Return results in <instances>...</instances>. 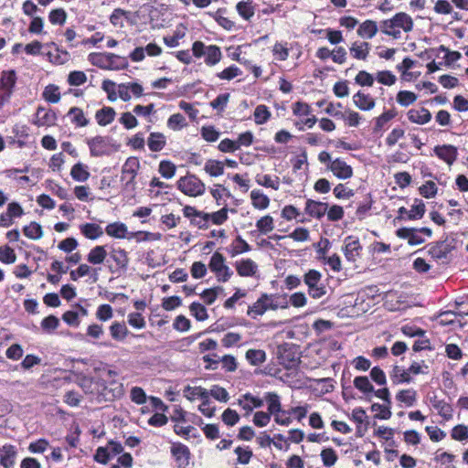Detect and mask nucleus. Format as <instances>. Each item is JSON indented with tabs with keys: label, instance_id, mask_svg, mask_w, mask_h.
I'll return each instance as SVG.
<instances>
[{
	"label": "nucleus",
	"instance_id": "obj_21",
	"mask_svg": "<svg viewBox=\"0 0 468 468\" xmlns=\"http://www.w3.org/2000/svg\"><path fill=\"white\" fill-rule=\"evenodd\" d=\"M112 59H121V57L113 53H90L89 55L90 63L101 69H113Z\"/></svg>",
	"mask_w": 468,
	"mask_h": 468
},
{
	"label": "nucleus",
	"instance_id": "obj_50",
	"mask_svg": "<svg viewBox=\"0 0 468 468\" xmlns=\"http://www.w3.org/2000/svg\"><path fill=\"white\" fill-rule=\"evenodd\" d=\"M42 97L49 103H58L61 98L59 88L55 84H48L45 87Z\"/></svg>",
	"mask_w": 468,
	"mask_h": 468
},
{
	"label": "nucleus",
	"instance_id": "obj_36",
	"mask_svg": "<svg viewBox=\"0 0 468 468\" xmlns=\"http://www.w3.org/2000/svg\"><path fill=\"white\" fill-rule=\"evenodd\" d=\"M397 115L398 112L395 108L383 112L379 116L376 117L374 120V132L378 133L382 131L386 124L392 119L397 117Z\"/></svg>",
	"mask_w": 468,
	"mask_h": 468
},
{
	"label": "nucleus",
	"instance_id": "obj_41",
	"mask_svg": "<svg viewBox=\"0 0 468 468\" xmlns=\"http://www.w3.org/2000/svg\"><path fill=\"white\" fill-rule=\"evenodd\" d=\"M264 400L268 404V413L271 415H276L282 411V403L280 399V396L275 392H267L264 395Z\"/></svg>",
	"mask_w": 468,
	"mask_h": 468
},
{
	"label": "nucleus",
	"instance_id": "obj_54",
	"mask_svg": "<svg viewBox=\"0 0 468 468\" xmlns=\"http://www.w3.org/2000/svg\"><path fill=\"white\" fill-rule=\"evenodd\" d=\"M246 359L252 366H260L266 360V353L262 349H249Z\"/></svg>",
	"mask_w": 468,
	"mask_h": 468
},
{
	"label": "nucleus",
	"instance_id": "obj_56",
	"mask_svg": "<svg viewBox=\"0 0 468 468\" xmlns=\"http://www.w3.org/2000/svg\"><path fill=\"white\" fill-rule=\"evenodd\" d=\"M68 15L64 8H55L48 13V21L54 26H62L66 23Z\"/></svg>",
	"mask_w": 468,
	"mask_h": 468
},
{
	"label": "nucleus",
	"instance_id": "obj_13",
	"mask_svg": "<svg viewBox=\"0 0 468 468\" xmlns=\"http://www.w3.org/2000/svg\"><path fill=\"white\" fill-rule=\"evenodd\" d=\"M66 117L69 119V123L74 127V129L87 127L91 122L88 110L85 111L78 106L70 107L66 113Z\"/></svg>",
	"mask_w": 468,
	"mask_h": 468
},
{
	"label": "nucleus",
	"instance_id": "obj_11",
	"mask_svg": "<svg viewBox=\"0 0 468 468\" xmlns=\"http://www.w3.org/2000/svg\"><path fill=\"white\" fill-rule=\"evenodd\" d=\"M101 387L102 388L101 395L106 401L121 399L124 395L123 384L119 380L103 379Z\"/></svg>",
	"mask_w": 468,
	"mask_h": 468
},
{
	"label": "nucleus",
	"instance_id": "obj_47",
	"mask_svg": "<svg viewBox=\"0 0 468 468\" xmlns=\"http://www.w3.org/2000/svg\"><path fill=\"white\" fill-rule=\"evenodd\" d=\"M90 176L88 167L81 163L75 164L70 169V176L77 182H85L89 179Z\"/></svg>",
	"mask_w": 468,
	"mask_h": 468
},
{
	"label": "nucleus",
	"instance_id": "obj_6",
	"mask_svg": "<svg viewBox=\"0 0 468 468\" xmlns=\"http://www.w3.org/2000/svg\"><path fill=\"white\" fill-rule=\"evenodd\" d=\"M176 187L186 196L192 197L202 196L206 190L205 183L196 175L189 173L176 181Z\"/></svg>",
	"mask_w": 468,
	"mask_h": 468
},
{
	"label": "nucleus",
	"instance_id": "obj_26",
	"mask_svg": "<svg viewBox=\"0 0 468 468\" xmlns=\"http://www.w3.org/2000/svg\"><path fill=\"white\" fill-rule=\"evenodd\" d=\"M428 253L434 260H442L447 258L452 251V247L446 241H437L430 243L428 246Z\"/></svg>",
	"mask_w": 468,
	"mask_h": 468
},
{
	"label": "nucleus",
	"instance_id": "obj_14",
	"mask_svg": "<svg viewBox=\"0 0 468 468\" xmlns=\"http://www.w3.org/2000/svg\"><path fill=\"white\" fill-rule=\"evenodd\" d=\"M184 217L189 218L190 225L199 229H207L209 227L207 213L197 210L195 207L186 205L182 209Z\"/></svg>",
	"mask_w": 468,
	"mask_h": 468
},
{
	"label": "nucleus",
	"instance_id": "obj_20",
	"mask_svg": "<svg viewBox=\"0 0 468 468\" xmlns=\"http://www.w3.org/2000/svg\"><path fill=\"white\" fill-rule=\"evenodd\" d=\"M46 46L50 48L48 51L47 56L51 63L62 65L69 59V53L59 48L55 42L48 43Z\"/></svg>",
	"mask_w": 468,
	"mask_h": 468
},
{
	"label": "nucleus",
	"instance_id": "obj_45",
	"mask_svg": "<svg viewBox=\"0 0 468 468\" xmlns=\"http://www.w3.org/2000/svg\"><path fill=\"white\" fill-rule=\"evenodd\" d=\"M374 204V200L372 198V196L370 193H368L363 201H361L356 207V216L359 220L365 219L368 214L369 211L372 208V206Z\"/></svg>",
	"mask_w": 468,
	"mask_h": 468
},
{
	"label": "nucleus",
	"instance_id": "obj_34",
	"mask_svg": "<svg viewBox=\"0 0 468 468\" xmlns=\"http://www.w3.org/2000/svg\"><path fill=\"white\" fill-rule=\"evenodd\" d=\"M148 148L152 152H160L166 145V137L159 132H153L147 139Z\"/></svg>",
	"mask_w": 468,
	"mask_h": 468
},
{
	"label": "nucleus",
	"instance_id": "obj_58",
	"mask_svg": "<svg viewBox=\"0 0 468 468\" xmlns=\"http://www.w3.org/2000/svg\"><path fill=\"white\" fill-rule=\"evenodd\" d=\"M415 203L416 204H414L411 207V209L409 210V212H408V218H406L408 220L420 219L423 218V216L425 214L426 207H425V204L423 203V201L416 199Z\"/></svg>",
	"mask_w": 468,
	"mask_h": 468
},
{
	"label": "nucleus",
	"instance_id": "obj_25",
	"mask_svg": "<svg viewBox=\"0 0 468 468\" xmlns=\"http://www.w3.org/2000/svg\"><path fill=\"white\" fill-rule=\"evenodd\" d=\"M434 153L441 160L449 165H452L457 158V148L452 144L437 145L434 147Z\"/></svg>",
	"mask_w": 468,
	"mask_h": 468
},
{
	"label": "nucleus",
	"instance_id": "obj_29",
	"mask_svg": "<svg viewBox=\"0 0 468 468\" xmlns=\"http://www.w3.org/2000/svg\"><path fill=\"white\" fill-rule=\"evenodd\" d=\"M108 250L106 246L96 245L93 247L87 255V261L92 265H101L104 261L107 262Z\"/></svg>",
	"mask_w": 468,
	"mask_h": 468
},
{
	"label": "nucleus",
	"instance_id": "obj_42",
	"mask_svg": "<svg viewBox=\"0 0 468 468\" xmlns=\"http://www.w3.org/2000/svg\"><path fill=\"white\" fill-rule=\"evenodd\" d=\"M109 330L112 338L116 341H123L129 334V330L124 322H113L109 327Z\"/></svg>",
	"mask_w": 468,
	"mask_h": 468
},
{
	"label": "nucleus",
	"instance_id": "obj_40",
	"mask_svg": "<svg viewBox=\"0 0 468 468\" xmlns=\"http://www.w3.org/2000/svg\"><path fill=\"white\" fill-rule=\"evenodd\" d=\"M395 27L398 29H402L404 32H410L413 28V20L410 15L404 12L397 13L392 17Z\"/></svg>",
	"mask_w": 468,
	"mask_h": 468
},
{
	"label": "nucleus",
	"instance_id": "obj_38",
	"mask_svg": "<svg viewBox=\"0 0 468 468\" xmlns=\"http://www.w3.org/2000/svg\"><path fill=\"white\" fill-rule=\"evenodd\" d=\"M370 50V44L368 42H354L350 47V55L360 60H366Z\"/></svg>",
	"mask_w": 468,
	"mask_h": 468
},
{
	"label": "nucleus",
	"instance_id": "obj_55",
	"mask_svg": "<svg viewBox=\"0 0 468 468\" xmlns=\"http://www.w3.org/2000/svg\"><path fill=\"white\" fill-rule=\"evenodd\" d=\"M159 174L165 179L172 178L176 172V165L170 160H162L158 165Z\"/></svg>",
	"mask_w": 468,
	"mask_h": 468
},
{
	"label": "nucleus",
	"instance_id": "obj_46",
	"mask_svg": "<svg viewBox=\"0 0 468 468\" xmlns=\"http://www.w3.org/2000/svg\"><path fill=\"white\" fill-rule=\"evenodd\" d=\"M238 14L245 20H250L255 14L253 0L240 1L236 5Z\"/></svg>",
	"mask_w": 468,
	"mask_h": 468
},
{
	"label": "nucleus",
	"instance_id": "obj_27",
	"mask_svg": "<svg viewBox=\"0 0 468 468\" xmlns=\"http://www.w3.org/2000/svg\"><path fill=\"white\" fill-rule=\"evenodd\" d=\"M353 102L356 108L364 112L371 111L376 105L375 99L370 94L365 93L362 90H358L354 94Z\"/></svg>",
	"mask_w": 468,
	"mask_h": 468
},
{
	"label": "nucleus",
	"instance_id": "obj_37",
	"mask_svg": "<svg viewBox=\"0 0 468 468\" xmlns=\"http://www.w3.org/2000/svg\"><path fill=\"white\" fill-rule=\"evenodd\" d=\"M279 360L285 368L291 369L298 365L299 358L291 348H282L280 350Z\"/></svg>",
	"mask_w": 468,
	"mask_h": 468
},
{
	"label": "nucleus",
	"instance_id": "obj_7",
	"mask_svg": "<svg viewBox=\"0 0 468 468\" xmlns=\"http://www.w3.org/2000/svg\"><path fill=\"white\" fill-rule=\"evenodd\" d=\"M208 269L215 274L218 282H227L233 275V271L226 264V258L218 251H215L210 257Z\"/></svg>",
	"mask_w": 468,
	"mask_h": 468
},
{
	"label": "nucleus",
	"instance_id": "obj_15",
	"mask_svg": "<svg viewBox=\"0 0 468 468\" xmlns=\"http://www.w3.org/2000/svg\"><path fill=\"white\" fill-rule=\"evenodd\" d=\"M58 116L55 111L44 106H38L33 123L37 127H51L56 124Z\"/></svg>",
	"mask_w": 468,
	"mask_h": 468
},
{
	"label": "nucleus",
	"instance_id": "obj_52",
	"mask_svg": "<svg viewBox=\"0 0 468 468\" xmlns=\"http://www.w3.org/2000/svg\"><path fill=\"white\" fill-rule=\"evenodd\" d=\"M24 235L30 239H39L43 236L42 227L36 221L30 222L29 225L23 228Z\"/></svg>",
	"mask_w": 468,
	"mask_h": 468
},
{
	"label": "nucleus",
	"instance_id": "obj_62",
	"mask_svg": "<svg viewBox=\"0 0 468 468\" xmlns=\"http://www.w3.org/2000/svg\"><path fill=\"white\" fill-rule=\"evenodd\" d=\"M287 42H276L272 48V54L274 58L280 61H284L289 57L290 49L287 47Z\"/></svg>",
	"mask_w": 468,
	"mask_h": 468
},
{
	"label": "nucleus",
	"instance_id": "obj_53",
	"mask_svg": "<svg viewBox=\"0 0 468 468\" xmlns=\"http://www.w3.org/2000/svg\"><path fill=\"white\" fill-rule=\"evenodd\" d=\"M166 124L172 131H180L187 126V122L182 113H174L168 118Z\"/></svg>",
	"mask_w": 468,
	"mask_h": 468
},
{
	"label": "nucleus",
	"instance_id": "obj_9",
	"mask_svg": "<svg viewBox=\"0 0 468 468\" xmlns=\"http://www.w3.org/2000/svg\"><path fill=\"white\" fill-rule=\"evenodd\" d=\"M322 274L317 270H309L303 276V282L308 287V293L314 299H319L325 293V288L320 284Z\"/></svg>",
	"mask_w": 468,
	"mask_h": 468
},
{
	"label": "nucleus",
	"instance_id": "obj_5",
	"mask_svg": "<svg viewBox=\"0 0 468 468\" xmlns=\"http://www.w3.org/2000/svg\"><path fill=\"white\" fill-rule=\"evenodd\" d=\"M140 166V161L136 156H130L125 160L121 171V182L122 183L123 190L130 192L135 190V178Z\"/></svg>",
	"mask_w": 468,
	"mask_h": 468
},
{
	"label": "nucleus",
	"instance_id": "obj_22",
	"mask_svg": "<svg viewBox=\"0 0 468 468\" xmlns=\"http://www.w3.org/2000/svg\"><path fill=\"white\" fill-rule=\"evenodd\" d=\"M237 273L241 277H252L258 271L257 263L250 259H241L234 263Z\"/></svg>",
	"mask_w": 468,
	"mask_h": 468
},
{
	"label": "nucleus",
	"instance_id": "obj_48",
	"mask_svg": "<svg viewBox=\"0 0 468 468\" xmlns=\"http://www.w3.org/2000/svg\"><path fill=\"white\" fill-rule=\"evenodd\" d=\"M396 399L408 407H411L417 400V392L413 388L401 389L396 394Z\"/></svg>",
	"mask_w": 468,
	"mask_h": 468
},
{
	"label": "nucleus",
	"instance_id": "obj_39",
	"mask_svg": "<svg viewBox=\"0 0 468 468\" xmlns=\"http://www.w3.org/2000/svg\"><path fill=\"white\" fill-rule=\"evenodd\" d=\"M105 232L112 238L125 239L128 234V229L122 222H113L106 226Z\"/></svg>",
	"mask_w": 468,
	"mask_h": 468
},
{
	"label": "nucleus",
	"instance_id": "obj_63",
	"mask_svg": "<svg viewBox=\"0 0 468 468\" xmlns=\"http://www.w3.org/2000/svg\"><path fill=\"white\" fill-rule=\"evenodd\" d=\"M189 311L191 315H193L197 321H205L208 318L206 307L200 303H192L189 306Z\"/></svg>",
	"mask_w": 468,
	"mask_h": 468
},
{
	"label": "nucleus",
	"instance_id": "obj_57",
	"mask_svg": "<svg viewBox=\"0 0 468 468\" xmlns=\"http://www.w3.org/2000/svg\"><path fill=\"white\" fill-rule=\"evenodd\" d=\"M418 99V96L410 90H399L397 93L396 101L402 107H408L413 104Z\"/></svg>",
	"mask_w": 468,
	"mask_h": 468
},
{
	"label": "nucleus",
	"instance_id": "obj_51",
	"mask_svg": "<svg viewBox=\"0 0 468 468\" xmlns=\"http://www.w3.org/2000/svg\"><path fill=\"white\" fill-rule=\"evenodd\" d=\"M271 117V112L264 104L258 105L253 112L254 122L257 125L266 123Z\"/></svg>",
	"mask_w": 468,
	"mask_h": 468
},
{
	"label": "nucleus",
	"instance_id": "obj_17",
	"mask_svg": "<svg viewBox=\"0 0 468 468\" xmlns=\"http://www.w3.org/2000/svg\"><path fill=\"white\" fill-rule=\"evenodd\" d=\"M327 168L338 179L346 180L353 176V168L341 158H335L327 165Z\"/></svg>",
	"mask_w": 468,
	"mask_h": 468
},
{
	"label": "nucleus",
	"instance_id": "obj_64",
	"mask_svg": "<svg viewBox=\"0 0 468 468\" xmlns=\"http://www.w3.org/2000/svg\"><path fill=\"white\" fill-rule=\"evenodd\" d=\"M256 227L258 230L262 234H267L272 231L274 229L272 217L270 215L261 217L260 219L257 220Z\"/></svg>",
	"mask_w": 468,
	"mask_h": 468
},
{
	"label": "nucleus",
	"instance_id": "obj_33",
	"mask_svg": "<svg viewBox=\"0 0 468 468\" xmlns=\"http://www.w3.org/2000/svg\"><path fill=\"white\" fill-rule=\"evenodd\" d=\"M80 233L89 239L95 240L103 235L102 228L96 223H84L80 225Z\"/></svg>",
	"mask_w": 468,
	"mask_h": 468
},
{
	"label": "nucleus",
	"instance_id": "obj_59",
	"mask_svg": "<svg viewBox=\"0 0 468 468\" xmlns=\"http://www.w3.org/2000/svg\"><path fill=\"white\" fill-rule=\"evenodd\" d=\"M314 247L317 253V259L323 261L326 259V254L331 248V242L327 238H321L316 243H314Z\"/></svg>",
	"mask_w": 468,
	"mask_h": 468
},
{
	"label": "nucleus",
	"instance_id": "obj_8",
	"mask_svg": "<svg viewBox=\"0 0 468 468\" xmlns=\"http://www.w3.org/2000/svg\"><path fill=\"white\" fill-rule=\"evenodd\" d=\"M396 235L399 239H407L409 245L416 246L422 244L425 241V239L422 235L429 238L431 237L432 230L427 227L420 229L400 228L396 230Z\"/></svg>",
	"mask_w": 468,
	"mask_h": 468
},
{
	"label": "nucleus",
	"instance_id": "obj_30",
	"mask_svg": "<svg viewBox=\"0 0 468 468\" xmlns=\"http://www.w3.org/2000/svg\"><path fill=\"white\" fill-rule=\"evenodd\" d=\"M116 116L115 110L111 106H103L95 112V120L100 126L111 124Z\"/></svg>",
	"mask_w": 468,
	"mask_h": 468
},
{
	"label": "nucleus",
	"instance_id": "obj_19",
	"mask_svg": "<svg viewBox=\"0 0 468 468\" xmlns=\"http://www.w3.org/2000/svg\"><path fill=\"white\" fill-rule=\"evenodd\" d=\"M429 400L431 407L444 420L448 421L452 419L453 409L445 399H439L438 396L434 395L430 397Z\"/></svg>",
	"mask_w": 468,
	"mask_h": 468
},
{
	"label": "nucleus",
	"instance_id": "obj_3",
	"mask_svg": "<svg viewBox=\"0 0 468 468\" xmlns=\"http://www.w3.org/2000/svg\"><path fill=\"white\" fill-rule=\"evenodd\" d=\"M128 252L121 248L111 246L107 256V268L112 274L124 273L129 266Z\"/></svg>",
	"mask_w": 468,
	"mask_h": 468
},
{
	"label": "nucleus",
	"instance_id": "obj_24",
	"mask_svg": "<svg viewBox=\"0 0 468 468\" xmlns=\"http://www.w3.org/2000/svg\"><path fill=\"white\" fill-rule=\"evenodd\" d=\"M327 208V203L314 199H307L305 202L304 211L311 218L320 219L325 215Z\"/></svg>",
	"mask_w": 468,
	"mask_h": 468
},
{
	"label": "nucleus",
	"instance_id": "obj_49",
	"mask_svg": "<svg viewBox=\"0 0 468 468\" xmlns=\"http://www.w3.org/2000/svg\"><path fill=\"white\" fill-rule=\"evenodd\" d=\"M204 170L210 176H219L224 174V163L222 161L209 159L206 162Z\"/></svg>",
	"mask_w": 468,
	"mask_h": 468
},
{
	"label": "nucleus",
	"instance_id": "obj_4",
	"mask_svg": "<svg viewBox=\"0 0 468 468\" xmlns=\"http://www.w3.org/2000/svg\"><path fill=\"white\" fill-rule=\"evenodd\" d=\"M17 74L15 69L3 70L0 75V111L9 104L16 90Z\"/></svg>",
	"mask_w": 468,
	"mask_h": 468
},
{
	"label": "nucleus",
	"instance_id": "obj_12",
	"mask_svg": "<svg viewBox=\"0 0 468 468\" xmlns=\"http://www.w3.org/2000/svg\"><path fill=\"white\" fill-rule=\"evenodd\" d=\"M90 154L92 157H101L107 155L110 153V143L107 136L96 135L90 138H86Z\"/></svg>",
	"mask_w": 468,
	"mask_h": 468
},
{
	"label": "nucleus",
	"instance_id": "obj_1",
	"mask_svg": "<svg viewBox=\"0 0 468 468\" xmlns=\"http://www.w3.org/2000/svg\"><path fill=\"white\" fill-rule=\"evenodd\" d=\"M191 50L192 55L190 54L189 49L172 52V54L176 58L178 61L185 65H189L192 63V56H194L196 58H201L202 57H205L204 62L208 67L217 65L222 58V52L218 46L214 44L206 46L200 40H197L192 44Z\"/></svg>",
	"mask_w": 468,
	"mask_h": 468
},
{
	"label": "nucleus",
	"instance_id": "obj_61",
	"mask_svg": "<svg viewBox=\"0 0 468 468\" xmlns=\"http://www.w3.org/2000/svg\"><path fill=\"white\" fill-rule=\"evenodd\" d=\"M380 28L385 35L391 36L394 38L400 37L401 32L397 28V27H395V23L392 18L383 20L381 22Z\"/></svg>",
	"mask_w": 468,
	"mask_h": 468
},
{
	"label": "nucleus",
	"instance_id": "obj_44",
	"mask_svg": "<svg viewBox=\"0 0 468 468\" xmlns=\"http://www.w3.org/2000/svg\"><path fill=\"white\" fill-rule=\"evenodd\" d=\"M252 206L260 210L265 209L270 205V198L261 190L254 189L250 192Z\"/></svg>",
	"mask_w": 468,
	"mask_h": 468
},
{
	"label": "nucleus",
	"instance_id": "obj_16",
	"mask_svg": "<svg viewBox=\"0 0 468 468\" xmlns=\"http://www.w3.org/2000/svg\"><path fill=\"white\" fill-rule=\"evenodd\" d=\"M344 242L343 252L346 261L355 262L360 257L362 251V246L358 238L350 235L345 239Z\"/></svg>",
	"mask_w": 468,
	"mask_h": 468
},
{
	"label": "nucleus",
	"instance_id": "obj_28",
	"mask_svg": "<svg viewBox=\"0 0 468 468\" xmlns=\"http://www.w3.org/2000/svg\"><path fill=\"white\" fill-rule=\"evenodd\" d=\"M407 118L412 123L423 125L431 120V113L424 107L420 109H410L407 112Z\"/></svg>",
	"mask_w": 468,
	"mask_h": 468
},
{
	"label": "nucleus",
	"instance_id": "obj_23",
	"mask_svg": "<svg viewBox=\"0 0 468 468\" xmlns=\"http://www.w3.org/2000/svg\"><path fill=\"white\" fill-rule=\"evenodd\" d=\"M17 450L15 445L5 443L0 452V465L4 468H12L16 463Z\"/></svg>",
	"mask_w": 468,
	"mask_h": 468
},
{
	"label": "nucleus",
	"instance_id": "obj_60",
	"mask_svg": "<svg viewBox=\"0 0 468 468\" xmlns=\"http://www.w3.org/2000/svg\"><path fill=\"white\" fill-rule=\"evenodd\" d=\"M354 387L364 394L374 391V387L366 376L356 377L354 379Z\"/></svg>",
	"mask_w": 468,
	"mask_h": 468
},
{
	"label": "nucleus",
	"instance_id": "obj_10",
	"mask_svg": "<svg viewBox=\"0 0 468 468\" xmlns=\"http://www.w3.org/2000/svg\"><path fill=\"white\" fill-rule=\"evenodd\" d=\"M170 452L175 460L177 468H192L191 452L189 448L182 442H173Z\"/></svg>",
	"mask_w": 468,
	"mask_h": 468
},
{
	"label": "nucleus",
	"instance_id": "obj_32",
	"mask_svg": "<svg viewBox=\"0 0 468 468\" xmlns=\"http://www.w3.org/2000/svg\"><path fill=\"white\" fill-rule=\"evenodd\" d=\"M378 27L376 21L367 19L357 28V35L362 38L371 39L378 33Z\"/></svg>",
	"mask_w": 468,
	"mask_h": 468
},
{
	"label": "nucleus",
	"instance_id": "obj_18",
	"mask_svg": "<svg viewBox=\"0 0 468 468\" xmlns=\"http://www.w3.org/2000/svg\"><path fill=\"white\" fill-rule=\"evenodd\" d=\"M263 402L262 399L247 392L239 396L237 403L245 411L244 415L249 416L254 409L262 407Z\"/></svg>",
	"mask_w": 468,
	"mask_h": 468
},
{
	"label": "nucleus",
	"instance_id": "obj_43",
	"mask_svg": "<svg viewBox=\"0 0 468 468\" xmlns=\"http://www.w3.org/2000/svg\"><path fill=\"white\" fill-rule=\"evenodd\" d=\"M335 117L340 118L350 127H356L359 125L362 119L361 115L353 110H346V112H338L335 113Z\"/></svg>",
	"mask_w": 468,
	"mask_h": 468
},
{
	"label": "nucleus",
	"instance_id": "obj_31",
	"mask_svg": "<svg viewBox=\"0 0 468 468\" xmlns=\"http://www.w3.org/2000/svg\"><path fill=\"white\" fill-rule=\"evenodd\" d=\"M251 250L250 245L239 235H238L228 248V252L231 257L249 252Z\"/></svg>",
	"mask_w": 468,
	"mask_h": 468
},
{
	"label": "nucleus",
	"instance_id": "obj_2",
	"mask_svg": "<svg viewBox=\"0 0 468 468\" xmlns=\"http://www.w3.org/2000/svg\"><path fill=\"white\" fill-rule=\"evenodd\" d=\"M275 294L261 293L258 300L248 307L247 314L252 319H257L259 316H262L268 310H276L279 307L286 308L288 306L285 297L282 298V302L275 301ZM277 299H280V297H277Z\"/></svg>",
	"mask_w": 468,
	"mask_h": 468
},
{
	"label": "nucleus",
	"instance_id": "obj_35",
	"mask_svg": "<svg viewBox=\"0 0 468 468\" xmlns=\"http://www.w3.org/2000/svg\"><path fill=\"white\" fill-rule=\"evenodd\" d=\"M389 377L394 385L410 383L412 381V378L410 376L409 370H405L398 365L393 366Z\"/></svg>",
	"mask_w": 468,
	"mask_h": 468
}]
</instances>
